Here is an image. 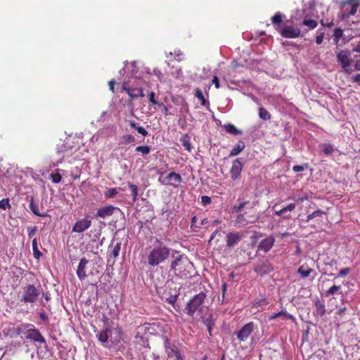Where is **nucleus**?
Wrapping results in <instances>:
<instances>
[{
  "mask_svg": "<svg viewBox=\"0 0 360 360\" xmlns=\"http://www.w3.org/2000/svg\"><path fill=\"white\" fill-rule=\"evenodd\" d=\"M171 258L170 271L176 276L187 278L191 276L193 264L185 254L172 250Z\"/></svg>",
  "mask_w": 360,
  "mask_h": 360,
  "instance_id": "f257e3e1",
  "label": "nucleus"
},
{
  "mask_svg": "<svg viewBox=\"0 0 360 360\" xmlns=\"http://www.w3.org/2000/svg\"><path fill=\"white\" fill-rule=\"evenodd\" d=\"M207 297L204 292H200L193 296L186 304L184 312L194 320L199 321L202 319V315L206 314L207 308L203 306V302Z\"/></svg>",
  "mask_w": 360,
  "mask_h": 360,
  "instance_id": "f03ea898",
  "label": "nucleus"
},
{
  "mask_svg": "<svg viewBox=\"0 0 360 360\" xmlns=\"http://www.w3.org/2000/svg\"><path fill=\"white\" fill-rule=\"evenodd\" d=\"M157 243L148 255V264L152 266H158L163 263L169 256L172 257L173 249H170L160 240H158Z\"/></svg>",
  "mask_w": 360,
  "mask_h": 360,
  "instance_id": "7ed1b4c3",
  "label": "nucleus"
},
{
  "mask_svg": "<svg viewBox=\"0 0 360 360\" xmlns=\"http://www.w3.org/2000/svg\"><path fill=\"white\" fill-rule=\"evenodd\" d=\"M136 84H131L129 82L124 81L122 85V91H125L128 94L131 100L138 98L139 97H144L143 89L140 85V79H136Z\"/></svg>",
  "mask_w": 360,
  "mask_h": 360,
  "instance_id": "20e7f679",
  "label": "nucleus"
},
{
  "mask_svg": "<svg viewBox=\"0 0 360 360\" xmlns=\"http://www.w3.org/2000/svg\"><path fill=\"white\" fill-rule=\"evenodd\" d=\"M39 295V289L36 288L33 284H28L22 288L20 301L23 303L33 304L37 301Z\"/></svg>",
  "mask_w": 360,
  "mask_h": 360,
  "instance_id": "39448f33",
  "label": "nucleus"
},
{
  "mask_svg": "<svg viewBox=\"0 0 360 360\" xmlns=\"http://www.w3.org/2000/svg\"><path fill=\"white\" fill-rule=\"evenodd\" d=\"M164 333V326L159 322L144 323L139 326V334L146 333V335H163Z\"/></svg>",
  "mask_w": 360,
  "mask_h": 360,
  "instance_id": "423d86ee",
  "label": "nucleus"
},
{
  "mask_svg": "<svg viewBox=\"0 0 360 360\" xmlns=\"http://www.w3.org/2000/svg\"><path fill=\"white\" fill-rule=\"evenodd\" d=\"M162 339L165 352L169 358L175 357L176 360H184L180 350L174 344L170 342L167 335H163Z\"/></svg>",
  "mask_w": 360,
  "mask_h": 360,
  "instance_id": "0eeeda50",
  "label": "nucleus"
},
{
  "mask_svg": "<svg viewBox=\"0 0 360 360\" xmlns=\"http://www.w3.org/2000/svg\"><path fill=\"white\" fill-rule=\"evenodd\" d=\"M255 328V325L253 322H249L244 325L242 328L238 330L236 335L240 342H245L251 335Z\"/></svg>",
  "mask_w": 360,
  "mask_h": 360,
  "instance_id": "6e6552de",
  "label": "nucleus"
},
{
  "mask_svg": "<svg viewBox=\"0 0 360 360\" xmlns=\"http://www.w3.org/2000/svg\"><path fill=\"white\" fill-rule=\"evenodd\" d=\"M274 270L272 265L267 259H259L254 265V271L259 275L263 276Z\"/></svg>",
  "mask_w": 360,
  "mask_h": 360,
  "instance_id": "1a4fd4ad",
  "label": "nucleus"
},
{
  "mask_svg": "<svg viewBox=\"0 0 360 360\" xmlns=\"http://www.w3.org/2000/svg\"><path fill=\"white\" fill-rule=\"evenodd\" d=\"M159 181L162 184H169L176 187L182 181V178L179 174L172 172L168 174L164 179L160 176Z\"/></svg>",
  "mask_w": 360,
  "mask_h": 360,
  "instance_id": "9d476101",
  "label": "nucleus"
},
{
  "mask_svg": "<svg viewBox=\"0 0 360 360\" xmlns=\"http://www.w3.org/2000/svg\"><path fill=\"white\" fill-rule=\"evenodd\" d=\"M243 164L240 158H236L233 161L232 166L230 169L231 178L233 181H236L240 178L243 171Z\"/></svg>",
  "mask_w": 360,
  "mask_h": 360,
  "instance_id": "9b49d317",
  "label": "nucleus"
},
{
  "mask_svg": "<svg viewBox=\"0 0 360 360\" xmlns=\"http://www.w3.org/2000/svg\"><path fill=\"white\" fill-rule=\"evenodd\" d=\"M338 61L341 63L342 68L344 70L350 74L352 72V70L349 68L350 66V59L349 54L346 51H341L337 55Z\"/></svg>",
  "mask_w": 360,
  "mask_h": 360,
  "instance_id": "f8f14e48",
  "label": "nucleus"
},
{
  "mask_svg": "<svg viewBox=\"0 0 360 360\" xmlns=\"http://www.w3.org/2000/svg\"><path fill=\"white\" fill-rule=\"evenodd\" d=\"M26 339L31 340L39 343H45L46 340L39 330L35 328H29L26 331Z\"/></svg>",
  "mask_w": 360,
  "mask_h": 360,
  "instance_id": "ddd939ff",
  "label": "nucleus"
},
{
  "mask_svg": "<svg viewBox=\"0 0 360 360\" xmlns=\"http://www.w3.org/2000/svg\"><path fill=\"white\" fill-rule=\"evenodd\" d=\"M281 35L285 38H297L300 37L301 31L297 27L285 26L279 30Z\"/></svg>",
  "mask_w": 360,
  "mask_h": 360,
  "instance_id": "4468645a",
  "label": "nucleus"
},
{
  "mask_svg": "<svg viewBox=\"0 0 360 360\" xmlns=\"http://www.w3.org/2000/svg\"><path fill=\"white\" fill-rule=\"evenodd\" d=\"M91 226V221L87 217L76 221L72 227V232L82 233L87 230Z\"/></svg>",
  "mask_w": 360,
  "mask_h": 360,
  "instance_id": "2eb2a0df",
  "label": "nucleus"
},
{
  "mask_svg": "<svg viewBox=\"0 0 360 360\" xmlns=\"http://www.w3.org/2000/svg\"><path fill=\"white\" fill-rule=\"evenodd\" d=\"M89 264V260L86 258H82L77 269V275L79 280L83 281L87 276L86 274V265Z\"/></svg>",
  "mask_w": 360,
  "mask_h": 360,
  "instance_id": "dca6fc26",
  "label": "nucleus"
},
{
  "mask_svg": "<svg viewBox=\"0 0 360 360\" xmlns=\"http://www.w3.org/2000/svg\"><path fill=\"white\" fill-rule=\"evenodd\" d=\"M242 238L243 235L240 233L231 232L228 233L226 236V246L229 248L233 247L238 243Z\"/></svg>",
  "mask_w": 360,
  "mask_h": 360,
  "instance_id": "f3484780",
  "label": "nucleus"
},
{
  "mask_svg": "<svg viewBox=\"0 0 360 360\" xmlns=\"http://www.w3.org/2000/svg\"><path fill=\"white\" fill-rule=\"evenodd\" d=\"M115 209L116 208L112 205H107V206L101 207L97 210L96 217L104 219L106 217L112 215Z\"/></svg>",
  "mask_w": 360,
  "mask_h": 360,
  "instance_id": "a211bd4d",
  "label": "nucleus"
},
{
  "mask_svg": "<svg viewBox=\"0 0 360 360\" xmlns=\"http://www.w3.org/2000/svg\"><path fill=\"white\" fill-rule=\"evenodd\" d=\"M275 242V238L273 236H269L263 239L259 245V248L263 250L264 252H269L273 247Z\"/></svg>",
  "mask_w": 360,
  "mask_h": 360,
  "instance_id": "6ab92c4d",
  "label": "nucleus"
},
{
  "mask_svg": "<svg viewBox=\"0 0 360 360\" xmlns=\"http://www.w3.org/2000/svg\"><path fill=\"white\" fill-rule=\"evenodd\" d=\"M146 333L139 334V326L136 328V335L134 336L135 342L140 345L141 346L149 348V342L147 337H146Z\"/></svg>",
  "mask_w": 360,
  "mask_h": 360,
  "instance_id": "aec40b11",
  "label": "nucleus"
},
{
  "mask_svg": "<svg viewBox=\"0 0 360 360\" xmlns=\"http://www.w3.org/2000/svg\"><path fill=\"white\" fill-rule=\"evenodd\" d=\"M112 334L111 330L108 327H105L98 334L96 335L98 340L103 345H105L108 341L110 336Z\"/></svg>",
  "mask_w": 360,
  "mask_h": 360,
  "instance_id": "412c9836",
  "label": "nucleus"
},
{
  "mask_svg": "<svg viewBox=\"0 0 360 360\" xmlns=\"http://www.w3.org/2000/svg\"><path fill=\"white\" fill-rule=\"evenodd\" d=\"M314 315L317 316H323L326 313L324 302L317 299L314 302Z\"/></svg>",
  "mask_w": 360,
  "mask_h": 360,
  "instance_id": "4be33fe9",
  "label": "nucleus"
},
{
  "mask_svg": "<svg viewBox=\"0 0 360 360\" xmlns=\"http://www.w3.org/2000/svg\"><path fill=\"white\" fill-rule=\"evenodd\" d=\"M205 315V314H203L202 319H200L199 321H202L204 323V324L206 326L207 328L210 335H212V328L214 326V320L213 319V315L212 314H210L207 318H206Z\"/></svg>",
  "mask_w": 360,
  "mask_h": 360,
  "instance_id": "5701e85b",
  "label": "nucleus"
},
{
  "mask_svg": "<svg viewBox=\"0 0 360 360\" xmlns=\"http://www.w3.org/2000/svg\"><path fill=\"white\" fill-rule=\"evenodd\" d=\"M245 148V143L243 141H238L236 145L231 149L229 157H233L239 155Z\"/></svg>",
  "mask_w": 360,
  "mask_h": 360,
  "instance_id": "b1692460",
  "label": "nucleus"
},
{
  "mask_svg": "<svg viewBox=\"0 0 360 360\" xmlns=\"http://www.w3.org/2000/svg\"><path fill=\"white\" fill-rule=\"evenodd\" d=\"M283 16L284 15L281 13L277 12L271 18V22L277 31L281 30V25L283 22Z\"/></svg>",
  "mask_w": 360,
  "mask_h": 360,
  "instance_id": "393cba45",
  "label": "nucleus"
},
{
  "mask_svg": "<svg viewBox=\"0 0 360 360\" xmlns=\"http://www.w3.org/2000/svg\"><path fill=\"white\" fill-rule=\"evenodd\" d=\"M314 271V269L309 267L307 264H304L297 270V273L300 274L303 278H307Z\"/></svg>",
  "mask_w": 360,
  "mask_h": 360,
  "instance_id": "a878e982",
  "label": "nucleus"
},
{
  "mask_svg": "<svg viewBox=\"0 0 360 360\" xmlns=\"http://www.w3.org/2000/svg\"><path fill=\"white\" fill-rule=\"evenodd\" d=\"M74 151L75 150L73 147L70 146L69 141H65L58 149L59 153L66 154V155H71Z\"/></svg>",
  "mask_w": 360,
  "mask_h": 360,
  "instance_id": "bb28decb",
  "label": "nucleus"
},
{
  "mask_svg": "<svg viewBox=\"0 0 360 360\" xmlns=\"http://www.w3.org/2000/svg\"><path fill=\"white\" fill-rule=\"evenodd\" d=\"M29 207L31 210V211L37 216L38 217H46V214H41L39 212L38 204L34 202V198H30V202L29 205Z\"/></svg>",
  "mask_w": 360,
  "mask_h": 360,
  "instance_id": "cd10ccee",
  "label": "nucleus"
},
{
  "mask_svg": "<svg viewBox=\"0 0 360 360\" xmlns=\"http://www.w3.org/2000/svg\"><path fill=\"white\" fill-rule=\"evenodd\" d=\"M129 126L132 129H136L138 131V133H139L140 134H141L143 136H146L148 134V133L146 130V129L141 126H139L135 121H130Z\"/></svg>",
  "mask_w": 360,
  "mask_h": 360,
  "instance_id": "c85d7f7f",
  "label": "nucleus"
},
{
  "mask_svg": "<svg viewBox=\"0 0 360 360\" xmlns=\"http://www.w3.org/2000/svg\"><path fill=\"white\" fill-rule=\"evenodd\" d=\"M226 131L229 134L233 135H240L242 134V131L238 129L233 124H226L224 126Z\"/></svg>",
  "mask_w": 360,
  "mask_h": 360,
  "instance_id": "c756f323",
  "label": "nucleus"
},
{
  "mask_svg": "<svg viewBox=\"0 0 360 360\" xmlns=\"http://www.w3.org/2000/svg\"><path fill=\"white\" fill-rule=\"evenodd\" d=\"M180 141L186 150L189 152L191 150L192 146L188 134L183 135L180 139Z\"/></svg>",
  "mask_w": 360,
  "mask_h": 360,
  "instance_id": "7c9ffc66",
  "label": "nucleus"
},
{
  "mask_svg": "<svg viewBox=\"0 0 360 360\" xmlns=\"http://www.w3.org/2000/svg\"><path fill=\"white\" fill-rule=\"evenodd\" d=\"M31 326H33L31 324H29V323H22V324H20L19 326H18L15 328V334L16 335H20V334H25L26 335V331H27L28 328Z\"/></svg>",
  "mask_w": 360,
  "mask_h": 360,
  "instance_id": "2f4dec72",
  "label": "nucleus"
},
{
  "mask_svg": "<svg viewBox=\"0 0 360 360\" xmlns=\"http://www.w3.org/2000/svg\"><path fill=\"white\" fill-rule=\"evenodd\" d=\"M32 247L34 258L39 259L41 257L42 253L38 249L37 238L32 240Z\"/></svg>",
  "mask_w": 360,
  "mask_h": 360,
  "instance_id": "473e14b6",
  "label": "nucleus"
},
{
  "mask_svg": "<svg viewBox=\"0 0 360 360\" xmlns=\"http://www.w3.org/2000/svg\"><path fill=\"white\" fill-rule=\"evenodd\" d=\"M302 25L307 27L308 30H314L317 27V22L313 19L304 18Z\"/></svg>",
  "mask_w": 360,
  "mask_h": 360,
  "instance_id": "72a5a7b5",
  "label": "nucleus"
},
{
  "mask_svg": "<svg viewBox=\"0 0 360 360\" xmlns=\"http://www.w3.org/2000/svg\"><path fill=\"white\" fill-rule=\"evenodd\" d=\"M259 117L263 120H270L271 115L270 112L264 108H259Z\"/></svg>",
  "mask_w": 360,
  "mask_h": 360,
  "instance_id": "f704fd0d",
  "label": "nucleus"
},
{
  "mask_svg": "<svg viewBox=\"0 0 360 360\" xmlns=\"http://www.w3.org/2000/svg\"><path fill=\"white\" fill-rule=\"evenodd\" d=\"M343 36V30L341 28H335L333 35V39L335 44H338L340 38Z\"/></svg>",
  "mask_w": 360,
  "mask_h": 360,
  "instance_id": "c9c22d12",
  "label": "nucleus"
},
{
  "mask_svg": "<svg viewBox=\"0 0 360 360\" xmlns=\"http://www.w3.org/2000/svg\"><path fill=\"white\" fill-rule=\"evenodd\" d=\"M49 179L54 184L59 183L62 179V175L59 172V169H56L55 173H51L49 176Z\"/></svg>",
  "mask_w": 360,
  "mask_h": 360,
  "instance_id": "e433bc0d",
  "label": "nucleus"
},
{
  "mask_svg": "<svg viewBox=\"0 0 360 360\" xmlns=\"http://www.w3.org/2000/svg\"><path fill=\"white\" fill-rule=\"evenodd\" d=\"M150 146H139L135 148V151L141 153L143 155H146L150 152Z\"/></svg>",
  "mask_w": 360,
  "mask_h": 360,
  "instance_id": "4c0bfd02",
  "label": "nucleus"
},
{
  "mask_svg": "<svg viewBox=\"0 0 360 360\" xmlns=\"http://www.w3.org/2000/svg\"><path fill=\"white\" fill-rule=\"evenodd\" d=\"M321 147L322 148V151L327 155L332 154L335 150L333 146L329 143H323Z\"/></svg>",
  "mask_w": 360,
  "mask_h": 360,
  "instance_id": "58836bf2",
  "label": "nucleus"
},
{
  "mask_svg": "<svg viewBox=\"0 0 360 360\" xmlns=\"http://www.w3.org/2000/svg\"><path fill=\"white\" fill-rule=\"evenodd\" d=\"M250 222H252V221L247 220L244 214H239L236 219V223L240 225H245Z\"/></svg>",
  "mask_w": 360,
  "mask_h": 360,
  "instance_id": "ea45409f",
  "label": "nucleus"
},
{
  "mask_svg": "<svg viewBox=\"0 0 360 360\" xmlns=\"http://www.w3.org/2000/svg\"><path fill=\"white\" fill-rule=\"evenodd\" d=\"M238 204L233 206V212L236 213L240 212L245 207L243 200L240 198L238 199Z\"/></svg>",
  "mask_w": 360,
  "mask_h": 360,
  "instance_id": "a19ab883",
  "label": "nucleus"
},
{
  "mask_svg": "<svg viewBox=\"0 0 360 360\" xmlns=\"http://www.w3.org/2000/svg\"><path fill=\"white\" fill-rule=\"evenodd\" d=\"M195 96L201 102V104L202 105H205L206 103H207V101L205 98V96L202 94V92L199 89H196L195 90Z\"/></svg>",
  "mask_w": 360,
  "mask_h": 360,
  "instance_id": "79ce46f5",
  "label": "nucleus"
},
{
  "mask_svg": "<svg viewBox=\"0 0 360 360\" xmlns=\"http://www.w3.org/2000/svg\"><path fill=\"white\" fill-rule=\"evenodd\" d=\"M341 288L340 285H333L330 287L328 290L326 291V296L333 295L337 293V292Z\"/></svg>",
  "mask_w": 360,
  "mask_h": 360,
  "instance_id": "37998d69",
  "label": "nucleus"
},
{
  "mask_svg": "<svg viewBox=\"0 0 360 360\" xmlns=\"http://www.w3.org/2000/svg\"><path fill=\"white\" fill-rule=\"evenodd\" d=\"M269 301L266 298H262L258 300H256L253 304V307L259 308L263 306H266L269 304Z\"/></svg>",
  "mask_w": 360,
  "mask_h": 360,
  "instance_id": "c03bdc74",
  "label": "nucleus"
},
{
  "mask_svg": "<svg viewBox=\"0 0 360 360\" xmlns=\"http://www.w3.org/2000/svg\"><path fill=\"white\" fill-rule=\"evenodd\" d=\"M278 318H281L282 320H292V319H294V317L285 311L281 310V311L278 312Z\"/></svg>",
  "mask_w": 360,
  "mask_h": 360,
  "instance_id": "a18cd8bd",
  "label": "nucleus"
},
{
  "mask_svg": "<svg viewBox=\"0 0 360 360\" xmlns=\"http://www.w3.org/2000/svg\"><path fill=\"white\" fill-rule=\"evenodd\" d=\"M129 187L131 191V195L133 196V201L135 202L137 199V196H138V187L137 186L134 185V184H129Z\"/></svg>",
  "mask_w": 360,
  "mask_h": 360,
  "instance_id": "49530a36",
  "label": "nucleus"
},
{
  "mask_svg": "<svg viewBox=\"0 0 360 360\" xmlns=\"http://www.w3.org/2000/svg\"><path fill=\"white\" fill-rule=\"evenodd\" d=\"M118 193L117 188H110L105 192V196L107 198L115 197Z\"/></svg>",
  "mask_w": 360,
  "mask_h": 360,
  "instance_id": "de8ad7c7",
  "label": "nucleus"
},
{
  "mask_svg": "<svg viewBox=\"0 0 360 360\" xmlns=\"http://www.w3.org/2000/svg\"><path fill=\"white\" fill-rule=\"evenodd\" d=\"M122 139L124 140V143L125 144L133 143L136 141V138L132 134H124L122 136Z\"/></svg>",
  "mask_w": 360,
  "mask_h": 360,
  "instance_id": "09e8293b",
  "label": "nucleus"
},
{
  "mask_svg": "<svg viewBox=\"0 0 360 360\" xmlns=\"http://www.w3.org/2000/svg\"><path fill=\"white\" fill-rule=\"evenodd\" d=\"M0 208L2 209V210H6V208L8 209H11V205L9 202V199L8 198H4L2 200H0Z\"/></svg>",
  "mask_w": 360,
  "mask_h": 360,
  "instance_id": "8fccbe9b",
  "label": "nucleus"
},
{
  "mask_svg": "<svg viewBox=\"0 0 360 360\" xmlns=\"http://www.w3.org/2000/svg\"><path fill=\"white\" fill-rule=\"evenodd\" d=\"M148 98H149V101L154 104V105H163V103H159L156 98H155V92L153 91H151L148 94Z\"/></svg>",
  "mask_w": 360,
  "mask_h": 360,
  "instance_id": "3c124183",
  "label": "nucleus"
},
{
  "mask_svg": "<svg viewBox=\"0 0 360 360\" xmlns=\"http://www.w3.org/2000/svg\"><path fill=\"white\" fill-rule=\"evenodd\" d=\"M120 248L121 243H117L111 250V255H112L114 257H117L119 255Z\"/></svg>",
  "mask_w": 360,
  "mask_h": 360,
  "instance_id": "603ef678",
  "label": "nucleus"
},
{
  "mask_svg": "<svg viewBox=\"0 0 360 360\" xmlns=\"http://www.w3.org/2000/svg\"><path fill=\"white\" fill-rule=\"evenodd\" d=\"M27 231L28 237L29 238H32L34 235L36 234L37 231V228L35 226H28L27 228Z\"/></svg>",
  "mask_w": 360,
  "mask_h": 360,
  "instance_id": "864d4df0",
  "label": "nucleus"
},
{
  "mask_svg": "<svg viewBox=\"0 0 360 360\" xmlns=\"http://www.w3.org/2000/svg\"><path fill=\"white\" fill-rule=\"evenodd\" d=\"M275 214L277 216H283L284 219H288L291 217L290 214H285V211L284 210V207L280 210L275 211Z\"/></svg>",
  "mask_w": 360,
  "mask_h": 360,
  "instance_id": "5fc2aeb1",
  "label": "nucleus"
},
{
  "mask_svg": "<svg viewBox=\"0 0 360 360\" xmlns=\"http://www.w3.org/2000/svg\"><path fill=\"white\" fill-rule=\"evenodd\" d=\"M11 175L8 174V171H7L6 173H4L1 169H0V183L6 184L4 179L10 177Z\"/></svg>",
  "mask_w": 360,
  "mask_h": 360,
  "instance_id": "6e6d98bb",
  "label": "nucleus"
},
{
  "mask_svg": "<svg viewBox=\"0 0 360 360\" xmlns=\"http://www.w3.org/2000/svg\"><path fill=\"white\" fill-rule=\"evenodd\" d=\"M349 272H350V268L347 267V268L342 269H341V270L339 271L338 276V277H345V276H347Z\"/></svg>",
  "mask_w": 360,
  "mask_h": 360,
  "instance_id": "4d7b16f0",
  "label": "nucleus"
},
{
  "mask_svg": "<svg viewBox=\"0 0 360 360\" xmlns=\"http://www.w3.org/2000/svg\"><path fill=\"white\" fill-rule=\"evenodd\" d=\"M307 167V164L305 165H295L292 167V170L295 172H302Z\"/></svg>",
  "mask_w": 360,
  "mask_h": 360,
  "instance_id": "13d9d810",
  "label": "nucleus"
},
{
  "mask_svg": "<svg viewBox=\"0 0 360 360\" xmlns=\"http://www.w3.org/2000/svg\"><path fill=\"white\" fill-rule=\"evenodd\" d=\"M201 202L204 205H209L210 203H211V198L207 195H202L201 197Z\"/></svg>",
  "mask_w": 360,
  "mask_h": 360,
  "instance_id": "bf43d9fd",
  "label": "nucleus"
},
{
  "mask_svg": "<svg viewBox=\"0 0 360 360\" xmlns=\"http://www.w3.org/2000/svg\"><path fill=\"white\" fill-rule=\"evenodd\" d=\"M324 38V32H321L320 34L316 37V42L317 44H321L323 42Z\"/></svg>",
  "mask_w": 360,
  "mask_h": 360,
  "instance_id": "052dcab7",
  "label": "nucleus"
},
{
  "mask_svg": "<svg viewBox=\"0 0 360 360\" xmlns=\"http://www.w3.org/2000/svg\"><path fill=\"white\" fill-rule=\"evenodd\" d=\"M295 207L296 206L295 203H290L284 207V210L285 211V212H291L295 210Z\"/></svg>",
  "mask_w": 360,
  "mask_h": 360,
  "instance_id": "680f3d73",
  "label": "nucleus"
},
{
  "mask_svg": "<svg viewBox=\"0 0 360 360\" xmlns=\"http://www.w3.org/2000/svg\"><path fill=\"white\" fill-rule=\"evenodd\" d=\"M351 79L360 86V73H358L351 77Z\"/></svg>",
  "mask_w": 360,
  "mask_h": 360,
  "instance_id": "e2e57ef3",
  "label": "nucleus"
},
{
  "mask_svg": "<svg viewBox=\"0 0 360 360\" xmlns=\"http://www.w3.org/2000/svg\"><path fill=\"white\" fill-rule=\"evenodd\" d=\"M221 233H224V231H219L218 229L215 230V231L212 233V234L211 235V237H210V240H213L217 234H219V236H221Z\"/></svg>",
  "mask_w": 360,
  "mask_h": 360,
  "instance_id": "0e129e2a",
  "label": "nucleus"
},
{
  "mask_svg": "<svg viewBox=\"0 0 360 360\" xmlns=\"http://www.w3.org/2000/svg\"><path fill=\"white\" fill-rule=\"evenodd\" d=\"M212 84H214L216 89L219 88V81L217 76H214L212 79Z\"/></svg>",
  "mask_w": 360,
  "mask_h": 360,
  "instance_id": "69168bd1",
  "label": "nucleus"
},
{
  "mask_svg": "<svg viewBox=\"0 0 360 360\" xmlns=\"http://www.w3.org/2000/svg\"><path fill=\"white\" fill-rule=\"evenodd\" d=\"M309 199V196L307 194H304L302 196H299L297 199V202H303L304 200H307Z\"/></svg>",
  "mask_w": 360,
  "mask_h": 360,
  "instance_id": "338daca9",
  "label": "nucleus"
},
{
  "mask_svg": "<svg viewBox=\"0 0 360 360\" xmlns=\"http://www.w3.org/2000/svg\"><path fill=\"white\" fill-rule=\"evenodd\" d=\"M168 303L174 304L176 301V295L175 296H170L169 298L167 299Z\"/></svg>",
  "mask_w": 360,
  "mask_h": 360,
  "instance_id": "774afa93",
  "label": "nucleus"
}]
</instances>
